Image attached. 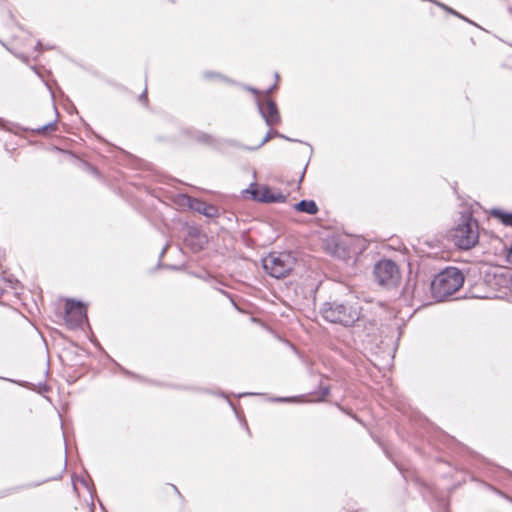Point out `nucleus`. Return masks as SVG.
I'll list each match as a JSON object with an SVG mask.
<instances>
[{
	"label": "nucleus",
	"mask_w": 512,
	"mask_h": 512,
	"mask_svg": "<svg viewBox=\"0 0 512 512\" xmlns=\"http://www.w3.org/2000/svg\"><path fill=\"white\" fill-rule=\"evenodd\" d=\"M464 283L462 272L456 267H448L435 276L431 283L433 297L443 301L458 291Z\"/></svg>",
	"instance_id": "obj_1"
},
{
	"label": "nucleus",
	"mask_w": 512,
	"mask_h": 512,
	"mask_svg": "<svg viewBox=\"0 0 512 512\" xmlns=\"http://www.w3.org/2000/svg\"><path fill=\"white\" fill-rule=\"evenodd\" d=\"M320 312L326 321L346 327L352 326L360 318V308L350 302H326Z\"/></svg>",
	"instance_id": "obj_2"
},
{
	"label": "nucleus",
	"mask_w": 512,
	"mask_h": 512,
	"mask_svg": "<svg viewBox=\"0 0 512 512\" xmlns=\"http://www.w3.org/2000/svg\"><path fill=\"white\" fill-rule=\"evenodd\" d=\"M451 239L460 249L473 248L479 241L478 221L469 213L462 214L459 223L452 230Z\"/></svg>",
	"instance_id": "obj_3"
},
{
	"label": "nucleus",
	"mask_w": 512,
	"mask_h": 512,
	"mask_svg": "<svg viewBox=\"0 0 512 512\" xmlns=\"http://www.w3.org/2000/svg\"><path fill=\"white\" fill-rule=\"evenodd\" d=\"M296 264V258L287 252H271L262 259L263 269L271 277L280 279L288 276Z\"/></svg>",
	"instance_id": "obj_4"
},
{
	"label": "nucleus",
	"mask_w": 512,
	"mask_h": 512,
	"mask_svg": "<svg viewBox=\"0 0 512 512\" xmlns=\"http://www.w3.org/2000/svg\"><path fill=\"white\" fill-rule=\"evenodd\" d=\"M373 272L377 283L386 288L397 286L401 279L397 264L390 259L378 261L374 266Z\"/></svg>",
	"instance_id": "obj_5"
},
{
	"label": "nucleus",
	"mask_w": 512,
	"mask_h": 512,
	"mask_svg": "<svg viewBox=\"0 0 512 512\" xmlns=\"http://www.w3.org/2000/svg\"><path fill=\"white\" fill-rule=\"evenodd\" d=\"M87 320V310L80 301L69 299L65 305V322L71 329L80 327Z\"/></svg>",
	"instance_id": "obj_6"
},
{
	"label": "nucleus",
	"mask_w": 512,
	"mask_h": 512,
	"mask_svg": "<svg viewBox=\"0 0 512 512\" xmlns=\"http://www.w3.org/2000/svg\"><path fill=\"white\" fill-rule=\"evenodd\" d=\"M247 192L251 193L254 200L262 203H284L287 200L286 195L266 185L251 184Z\"/></svg>",
	"instance_id": "obj_7"
},
{
	"label": "nucleus",
	"mask_w": 512,
	"mask_h": 512,
	"mask_svg": "<svg viewBox=\"0 0 512 512\" xmlns=\"http://www.w3.org/2000/svg\"><path fill=\"white\" fill-rule=\"evenodd\" d=\"M257 105L261 116L268 126H274L280 122V114L273 100H267L265 103L258 101Z\"/></svg>",
	"instance_id": "obj_8"
},
{
	"label": "nucleus",
	"mask_w": 512,
	"mask_h": 512,
	"mask_svg": "<svg viewBox=\"0 0 512 512\" xmlns=\"http://www.w3.org/2000/svg\"><path fill=\"white\" fill-rule=\"evenodd\" d=\"M188 205L190 209L205 215L208 218H214L218 216V208L212 204H208L204 201L195 198H188Z\"/></svg>",
	"instance_id": "obj_9"
},
{
	"label": "nucleus",
	"mask_w": 512,
	"mask_h": 512,
	"mask_svg": "<svg viewBox=\"0 0 512 512\" xmlns=\"http://www.w3.org/2000/svg\"><path fill=\"white\" fill-rule=\"evenodd\" d=\"M295 209L310 215H314L318 212V206L313 200H301L295 205Z\"/></svg>",
	"instance_id": "obj_10"
},
{
	"label": "nucleus",
	"mask_w": 512,
	"mask_h": 512,
	"mask_svg": "<svg viewBox=\"0 0 512 512\" xmlns=\"http://www.w3.org/2000/svg\"><path fill=\"white\" fill-rule=\"evenodd\" d=\"M492 215L500 219L504 225L512 227V213H507L500 209H493Z\"/></svg>",
	"instance_id": "obj_11"
},
{
	"label": "nucleus",
	"mask_w": 512,
	"mask_h": 512,
	"mask_svg": "<svg viewBox=\"0 0 512 512\" xmlns=\"http://www.w3.org/2000/svg\"><path fill=\"white\" fill-rule=\"evenodd\" d=\"M274 136H277V137H280V138L286 139V140H288V141H292V139H290V138H288V137H286V136H284V135L280 134L278 131H276V130H271V131H269V132L265 135V137H264V138H263V140L260 142V144H259L257 147H255L254 149H257V148H259V147L263 146L265 143H267V142H268L272 137H274ZM248 149H249V150H252L253 148H248Z\"/></svg>",
	"instance_id": "obj_12"
},
{
	"label": "nucleus",
	"mask_w": 512,
	"mask_h": 512,
	"mask_svg": "<svg viewBox=\"0 0 512 512\" xmlns=\"http://www.w3.org/2000/svg\"><path fill=\"white\" fill-rule=\"evenodd\" d=\"M56 130V121H52L44 126L36 128L35 131L39 134H44L47 132H52Z\"/></svg>",
	"instance_id": "obj_13"
},
{
	"label": "nucleus",
	"mask_w": 512,
	"mask_h": 512,
	"mask_svg": "<svg viewBox=\"0 0 512 512\" xmlns=\"http://www.w3.org/2000/svg\"><path fill=\"white\" fill-rule=\"evenodd\" d=\"M436 5L440 6L441 8H443L444 10L450 12L451 14L461 18V19H464V20H467L465 17H463L462 15H460L458 12L454 11L453 9L449 8L448 6L442 4V3H439V2H436V1H433Z\"/></svg>",
	"instance_id": "obj_14"
},
{
	"label": "nucleus",
	"mask_w": 512,
	"mask_h": 512,
	"mask_svg": "<svg viewBox=\"0 0 512 512\" xmlns=\"http://www.w3.org/2000/svg\"><path fill=\"white\" fill-rule=\"evenodd\" d=\"M140 101H147V91L145 90L139 97Z\"/></svg>",
	"instance_id": "obj_15"
},
{
	"label": "nucleus",
	"mask_w": 512,
	"mask_h": 512,
	"mask_svg": "<svg viewBox=\"0 0 512 512\" xmlns=\"http://www.w3.org/2000/svg\"><path fill=\"white\" fill-rule=\"evenodd\" d=\"M508 261L512 264V244L507 254Z\"/></svg>",
	"instance_id": "obj_16"
},
{
	"label": "nucleus",
	"mask_w": 512,
	"mask_h": 512,
	"mask_svg": "<svg viewBox=\"0 0 512 512\" xmlns=\"http://www.w3.org/2000/svg\"><path fill=\"white\" fill-rule=\"evenodd\" d=\"M329 394V389L326 387L323 389L322 395L323 397H326Z\"/></svg>",
	"instance_id": "obj_17"
},
{
	"label": "nucleus",
	"mask_w": 512,
	"mask_h": 512,
	"mask_svg": "<svg viewBox=\"0 0 512 512\" xmlns=\"http://www.w3.org/2000/svg\"><path fill=\"white\" fill-rule=\"evenodd\" d=\"M167 247H168V246H165V247L163 248V250L161 251V253H160V258H162V257H163V255L165 254V252H166V250H167Z\"/></svg>",
	"instance_id": "obj_18"
},
{
	"label": "nucleus",
	"mask_w": 512,
	"mask_h": 512,
	"mask_svg": "<svg viewBox=\"0 0 512 512\" xmlns=\"http://www.w3.org/2000/svg\"><path fill=\"white\" fill-rule=\"evenodd\" d=\"M277 400L278 401H282V402H284V401H292L291 398H278Z\"/></svg>",
	"instance_id": "obj_19"
},
{
	"label": "nucleus",
	"mask_w": 512,
	"mask_h": 512,
	"mask_svg": "<svg viewBox=\"0 0 512 512\" xmlns=\"http://www.w3.org/2000/svg\"><path fill=\"white\" fill-rule=\"evenodd\" d=\"M250 91H252V92H253V93H255V94H257V93H258V91H257L256 89H254V88H251V89H250Z\"/></svg>",
	"instance_id": "obj_20"
},
{
	"label": "nucleus",
	"mask_w": 512,
	"mask_h": 512,
	"mask_svg": "<svg viewBox=\"0 0 512 512\" xmlns=\"http://www.w3.org/2000/svg\"><path fill=\"white\" fill-rule=\"evenodd\" d=\"M210 76H211V74H210V73H206V74H205V77H207V78H208V77H210Z\"/></svg>",
	"instance_id": "obj_21"
},
{
	"label": "nucleus",
	"mask_w": 512,
	"mask_h": 512,
	"mask_svg": "<svg viewBox=\"0 0 512 512\" xmlns=\"http://www.w3.org/2000/svg\"><path fill=\"white\" fill-rule=\"evenodd\" d=\"M39 47H41V43L40 42L37 43V48H39Z\"/></svg>",
	"instance_id": "obj_22"
},
{
	"label": "nucleus",
	"mask_w": 512,
	"mask_h": 512,
	"mask_svg": "<svg viewBox=\"0 0 512 512\" xmlns=\"http://www.w3.org/2000/svg\"><path fill=\"white\" fill-rule=\"evenodd\" d=\"M273 87L267 90V93H270L272 91Z\"/></svg>",
	"instance_id": "obj_23"
},
{
	"label": "nucleus",
	"mask_w": 512,
	"mask_h": 512,
	"mask_svg": "<svg viewBox=\"0 0 512 512\" xmlns=\"http://www.w3.org/2000/svg\"><path fill=\"white\" fill-rule=\"evenodd\" d=\"M509 12L512 14V7L509 8Z\"/></svg>",
	"instance_id": "obj_24"
}]
</instances>
